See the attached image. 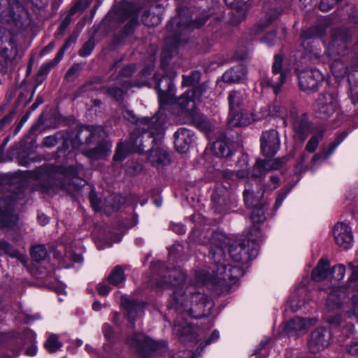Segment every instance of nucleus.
Segmentation results:
<instances>
[{
    "label": "nucleus",
    "mask_w": 358,
    "mask_h": 358,
    "mask_svg": "<svg viewBox=\"0 0 358 358\" xmlns=\"http://www.w3.org/2000/svg\"><path fill=\"white\" fill-rule=\"evenodd\" d=\"M185 273L180 268L168 271L164 282L175 287L169 302V307L178 312L174 322V331L182 342L196 338V328L187 322L186 317L201 318L210 314L213 304L205 294L185 282Z\"/></svg>",
    "instance_id": "1"
},
{
    "label": "nucleus",
    "mask_w": 358,
    "mask_h": 358,
    "mask_svg": "<svg viewBox=\"0 0 358 358\" xmlns=\"http://www.w3.org/2000/svg\"><path fill=\"white\" fill-rule=\"evenodd\" d=\"M223 236L214 234L212 240L209 257L214 264L212 268L213 273L208 271H201L196 273L197 282L202 284H214L221 289H228L235 283L238 278L243 275V270L237 266H232L227 264L226 255L224 247L226 245L222 241Z\"/></svg>",
    "instance_id": "2"
},
{
    "label": "nucleus",
    "mask_w": 358,
    "mask_h": 358,
    "mask_svg": "<svg viewBox=\"0 0 358 358\" xmlns=\"http://www.w3.org/2000/svg\"><path fill=\"white\" fill-rule=\"evenodd\" d=\"M348 266L352 270V274L349 279L350 287L357 292L353 297V310L352 311L345 310V289L341 287L334 288L329 293L326 307L329 313L334 311L340 312L342 310V311H345L348 315L358 316V265L355 266L350 262L348 264ZM326 320L329 323L337 326L341 322L340 313H336L335 315H326Z\"/></svg>",
    "instance_id": "3"
},
{
    "label": "nucleus",
    "mask_w": 358,
    "mask_h": 358,
    "mask_svg": "<svg viewBox=\"0 0 358 358\" xmlns=\"http://www.w3.org/2000/svg\"><path fill=\"white\" fill-rule=\"evenodd\" d=\"M351 35L345 29H334L331 34V41L325 51L328 57L333 60L331 71L337 79L343 78L347 73V66L341 60L340 57L345 55L347 43Z\"/></svg>",
    "instance_id": "4"
},
{
    "label": "nucleus",
    "mask_w": 358,
    "mask_h": 358,
    "mask_svg": "<svg viewBox=\"0 0 358 358\" xmlns=\"http://www.w3.org/2000/svg\"><path fill=\"white\" fill-rule=\"evenodd\" d=\"M45 173H48L50 182V187H46V190L54 189V187L64 189L68 192L79 189L84 186L85 181L83 180L79 175L83 170L82 166L77 167L69 166L67 169L55 170L51 166L43 167Z\"/></svg>",
    "instance_id": "5"
},
{
    "label": "nucleus",
    "mask_w": 358,
    "mask_h": 358,
    "mask_svg": "<svg viewBox=\"0 0 358 358\" xmlns=\"http://www.w3.org/2000/svg\"><path fill=\"white\" fill-rule=\"evenodd\" d=\"M86 136V143L92 144L98 143L94 149L86 150L83 151L85 155L92 160L103 159L108 156L112 147L111 143L107 140H103L106 135L104 129L101 127H92L86 129L84 131Z\"/></svg>",
    "instance_id": "6"
},
{
    "label": "nucleus",
    "mask_w": 358,
    "mask_h": 358,
    "mask_svg": "<svg viewBox=\"0 0 358 358\" xmlns=\"http://www.w3.org/2000/svg\"><path fill=\"white\" fill-rule=\"evenodd\" d=\"M229 119L228 125L231 127L250 124L245 120L248 113L243 112L241 107L243 103V94L240 91L233 90L228 95Z\"/></svg>",
    "instance_id": "7"
},
{
    "label": "nucleus",
    "mask_w": 358,
    "mask_h": 358,
    "mask_svg": "<svg viewBox=\"0 0 358 358\" xmlns=\"http://www.w3.org/2000/svg\"><path fill=\"white\" fill-rule=\"evenodd\" d=\"M338 107V92L336 90L320 94L314 104L315 112L321 119L329 117Z\"/></svg>",
    "instance_id": "8"
},
{
    "label": "nucleus",
    "mask_w": 358,
    "mask_h": 358,
    "mask_svg": "<svg viewBox=\"0 0 358 358\" xmlns=\"http://www.w3.org/2000/svg\"><path fill=\"white\" fill-rule=\"evenodd\" d=\"M127 343L134 350L141 354L148 351L163 353L167 349L166 342L154 341L142 334H134L128 337Z\"/></svg>",
    "instance_id": "9"
},
{
    "label": "nucleus",
    "mask_w": 358,
    "mask_h": 358,
    "mask_svg": "<svg viewBox=\"0 0 358 358\" xmlns=\"http://www.w3.org/2000/svg\"><path fill=\"white\" fill-rule=\"evenodd\" d=\"M282 62V57L276 55L272 66L271 76H264L260 80V85L263 88H271L275 94L280 92L287 76L286 72L281 69Z\"/></svg>",
    "instance_id": "10"
},
{
    "label": "nucleus",
    "mask_w": 358,
    "mask_h": 358,
    "mask_svg": "<svg viewBox=\"0 0 358 358\" xmlns=\"http://www.w3.org/2000/svg\"><path fill=\"white\" fill-rule=\"evenodd\" d=\"M208 88V84L204 83L179 97L177 103L182 110L189 117H194L196 113V101L200 100Z\"/></svg>",
    "instance_id": "11"
},
{
    "label": "nucleus",
    "mask_w": 358,
    "mask_h": 358,
    "mask_svg": "<svg viewBox=\"0 0 358 358\" xmlns=\"http://www.w3.org/2000/svg\"><path fill=\"white\" fill-rule=\"evenodd\" d=\"M256 240L248 237V240L243 243L233 245L229 249L231 257L237 262L247 263L255 258L258 253Z\"/></svg>",
    "instance_id": "12"
},
{
    "label": "nucleus",
    "mask_w": 358,
    "mask_h": 358,
    "mask_svg": "<svg viewBox=\"0 0 358 358\" xmlns=\"http://www.w3.org/2000/svg\"><path fill=\"white\" fill-rule=\"evenodd\" d=\"M206 22V19L199 20L194 22L190 20L189 10L182 8L178 11V15L172 18L168 27L171 31H183L185 29H192L199 28Z\"/></svg>",
    "instance_id": "13"
},
{
    "label": "nucleus",
    "mask_w": 358,
    "mask_h": 358,
    "mask_svg": "<svg viewBox=\"0 0 358 358\" xmlns=\"http://www.w3.org/2000/svg\"><path fill=\"white\" fill-rule=\"evenodd\" d=\"M299 85L303 91L315 90L324 79L323 74L316 69H306L298 76Z\"/></svg>",
    "instance_id": "14"
},
{
    "label": "nucleus",
    "mask_w": 358,
    "mask_h": 358,
    "mask_svg": "<svg viewBox=\"0 0 358 358\" xmlns=\"http://www.w3.org/2000/svg\"><path fill=\"white\" fill-rule=\"evenodd\" d=\"M262 153L266 157H272L278 151L280 145L279 134L276 130L263 132L261 139Z\"/></svg>",
    "instance_id": "15"
},
{
    "label": "nucleus",
    "mask_w": 358,
    "mask_h": 358,
    "mask_svg": "<svg viewBox=\"0 0 358 358\" xmlns=\"http://www.w3.org/2000/svg\"><path fill=\"white\" fill-rule=\"evenodd\" d=\"M331 332L325 329H315L308 343L309 351L315 354L329 346L331 341Z\"/></svg>",
    "instance_id": "16"
},
{
    "label": "nucleus",
    "mask_w": 358,
    "mask_h": 358,
    "mask_svg": "<svg viewBox=\"0 0 358 358\" xmlns=\"http://www.w3.org/2000/svg\"><path fill=\"white\" fill-rule=\"evenodd\" d=\"M141 136L131 134L129 140L125 144L120 143L116 148L115 154L113 157L115 161H122L129 152H141L143 150L141 143Z\"/></svg>",
    "instance_id": "17"
},
{
    "label": "nucleus",
    "mask_w": 358,
    "mask_h": 358,
    "mask_svg": "<svg viewBox=\"0 0 358 358\" xmlns=\"http://www.w3.org/2000/svg\"><path fill=\"white\" fill-rule=\"evenodd\" d=\"M333 235L336 243L343 249L352 246L353 235L351 228L343 222H338L333 229Z\"/></svg>",
    "instance_id": "18"
},
{
    "label": "nucleus",
    "mask_w": 358,
    "mask_h": 358,
    "mask_svg": "<svg viewBox=\"0 0 358 358\" xmlns=\"http://www.w3.org/2000/svg\"><path fill=\"white\" fill-rule=\"evenodd\" d=\"M234 200L232 192L227 188L217 186L212 195V201L215 210L222 212L230 208Z\"/></svg>",
    "instance_id": "19"
},
{
    "label": "nucleus",
    "mask_w": 358,
    "mask_h": 358,
    "mask_svg": "<svg viewBox=\"0 0 358 358\" xmlns=\"http://www.w3.org/2000/svg\"><path fill=\"white\" fill-rule=\"evenodd\" d=\"M292 127L295 143L301 145L307 138L311 131V125L308 122L307 115L302 114L301 116L294 118Z\"/></svg>",
    "instance_id": "20"
},
{
    "label": "nucleus",
    "mask_w": 358,
    "mask_h": 358,
    "mask_svg": "<svg viewBox=\"0 0 358 358\" xmlns=\"http://www.w3.org/2000/svg\"><path fill=\"white\" fill-rule=\"evenodd\" d=\"M14 201L11 198L0 199V224L2 227H12L17 220L15 213Z\"/></svg>",
    "instance_id": "21"
},
{
    "label": "nucleus",
    "mask_w": 358,
    "mask_h": 358,
    "mask_svg": "<svg viewBox=\"0 0 358 358\" xmlns=\"http://www.w3.org/2000/svg\"><path fill=\"white\" fill-rule=\"evenodd\" d=\"M264 196V191L256 185L255 189L253 187V184L248 182L245 185V190L243 192V199L245 205L248 208L253 206H257L259 204L262 203V199Z\"/></svg>",
    "instance_id": "22"
},
{
    "label": "nucleus",
    "mask_w": 358,
    "mask_h": 358,
    "mask_svg": "<svg viewBox=\"0 0 358 358\" xmlns=\"http://www.w3.org/2000/svg\"><path fill=\"white\" fill-rule=\"evenodd\" d=\"M164 8L157 3L150 6L148 10H145L142 21L148 27H155L159 24L162 20Z\"/></svg>",
    "instance_id": "23"
},
{
    "label": "nucleus",
    "mask_w": 358,
    "mask_h": 358,
    "mask_svg": "<svg viewBox=\"0 0 358 358\" xmlns=\"http://www.w3.org/2000/svg\"><path fill=\"white\" fill-rule=\"evenodd\" d=\"M174 144L180 152H185L193 141V133L185 128L178 129L174 134Z\"/></svg>",
    "instance_id": "24"
},
{
    "label": "nucleus",
    "mask_w": 358,
    "mask_h": 358,
    "mask_svg": "<svg viewBox=\"0 0 358 358\" xmlns=\"http://www.w3.org/2000/svg\"><path fill=\"white\" fill-rule=\"evenodd\" d=\"M138 129L150 132L149 136L153 138L155 136L161 138L163 132L162 123L158 121L157 117H152L150 119L143 118L139 122Z\"/></svg>",
    "instance_id": "25"
},
{
    "label": "nucleus",
    "mask_w": 358,
    "mask_h": 358,
    "mask_svg": "<svg viewBox=\"0 0 358 358\" xmlns=\"http://www.w3.org/2000/svg\"><path fill=\"white\" fill-rule=\"evenodd\" d=\"M121 303L126 309L127 317L133 326L136 317L141 316L144 308L143 303L126 298L122 299Z\"/></svg>",
    "instance_id": "26"
},
{
    "label": "nucleus",
    "mask_w": 358,
    "mask_h": 358,
    "mask_svg": "<svg viewBox=\"0 0 358 358\" xmlns=\"http://www.w3.org/2000/svg\"><path fill=\"white\" fill-rule=\"evenodd\" d=\"M246 78V69L243 66L238 65L225 71L222 75L224 83H240Z\"/></svg>",
    "instance_id": "27"
},
{
    "label": "nucleus",
    "mask_w": 358,
    "mask_h": 358,
    "mask_svg": "<svg viewBox=\"0 0 358 358\" xmlns=\"http://www.w3.org/2000/svg\"><path fill=\"white\" fill-rule=\"evenodd\" d=\"M225 2L229 5L232 9V15L234 22H239L245 18L248 6L243 0H225Z\"/></svg>",
    "instance_id": "28"
},
{
    "label": "nucleus",
    "mask_w": 358,
    "mask_h": 358,
    "mask_svg": "<svg viewBox=\"0 0 358 358\" xmlns=\"http://www.w3.org/2000/svg\"><path fill=\"white\" fill-rule=\"evenodd\" d=\"M317 320L315 318L296 317L289 320L287 324V327L290 330L301 332L315 324Z\"/></svg>",
    "instance_id": "29"
},
{
    "label": "nucleus",
    "mask_w": 358,
    "mask_h": 358,
    "mask_svg": "<svg viewBox=\"0 0 358 358\" xmlns=\"http://www.w3.org/2000/svg\"><path fill=\"white\" fill-rule=\"evenodd\" d=\"M148 159L154 166L166 164L169 162L166 151L159 148H152L149 152Z\"/></svg>",
    "instance_id": "30"
},
{
    "label": "nucleus",
    "mask_w": 358,
    "mask_h": 358,
    "mask_svg": "<svg viewBox=\"0 0 358 358\" xmlns=\"http://www.w3.org/2000/svg\"><path fill=\"white\" fill-rule=\"evenodd\" d=\"M329 262L324 259H321L317 266L312 271V278L315 281L324 280L328 274Z\"/></svg>",
    "instance_id": "31"
},
{
    "label": "nucleus",
    "mask_w": 358,
    "mask_h": 358,
    "mask_svg": "<svg viewBox=\"0 0 358 358\" xmlns=\"http://www.w3.org/2000/svg\"><path fill=\"white\" fill-rule=\"evenodd\" d=\"M349 95L353 103L358 101V71H355L348 76Z\"/></svg>",
    "instance_id": "32"
},
{
    "label": "nucleus",
    "mask_w": 358,
    "mask_h": 358,
    "mask_svg": "<svg viewBox=\"0 0 358 358\" xmlns=\"http://www.w3.org/2000/svg\"><path fill=\"white\" fill-rule=\"evenodd\" d=\"M213 149L214 153L220 157H228L231 153L225 137H222L215 141L213 143Z\"/></svg>",
    "instance_id": "33"
},
{
    "label": "nucleus",
    "mask_w": 358,
    "mask_h": 358,
    "mask_svg": "<svg viewBox=\"0 0 358 358\" xmlns=\"http://www.w3.org/2000/svg\"><path fill=\"white\" fill-rule=\"evenodd\" d=\"M125 280L124 271L120 266H115L110 272L108 277V280L110 284L118 286Z\"/></svg>",
    "instance_id": "34"
},
{
    "label": "nucleus",
    "mask_w": 358,
    "mask_h": 358,
    "mask_svg": "<svg viewBox=\"0 0 358 358\" xmlns=\"http://www.w3.org/2000/svg\"><path fill=\"white\" fill-rule=\"evenodd\" d=\"M236 166L239 169L236 171V176L237 178L243 179L249 176L248 171V156L243 154L237 161Z\"/></svg>",
    "instance_id": "35"
},
{
    "label": "nucleus",
    "mask_w": 358,
    "mask_h": 358,
    "mask_svg": "<svg viewBox=\"0 0 358 358\" xmlns=\"http://www.w3.org/2000/svg\"><path fill=\"white\" fill-rule=\"evenodd\" d=\"M158 95L160 106L172 103L174 100L173 83L170 80L168 90L166 91L161 90Z\"/></svg>",
    "instance_id": "36"
},
{
    "label": "nucleus",
    "mask_w": 358,
    "mask_h": 358,
    "mask_svg": "<svg viewBox=\"0 0 358 358\" xmlns=\"http://www.w3.org/2000/svg\"><path fill=\"white\" fill-rule=\"evenodd\" d=\"M268 116H271V108H269V106H266L264 108H262L257 113L252 112L248 113L245 120H248L250 121V124H251L255 121L266 118Z\"/></svg>",
    "instance_id": "37"
},
{
    "label": "nucleus",
    "mask_w": 358,
    "mask_h": 358,
    "mask_svg": "<svg viewBox=\"0 0 358 358\" xmlns=\"http://www.w3.org/2000/svg\"><path fill=\"white\" fill-rule=\"evenodd\" d=\"M325 30L323 26H317L309 28L302 34V38L304 40L311 39L313 38L320 37L324 34Z\"/></svg>",
    "instance_id": "38"
},
{
    "label": "nucleus",
    "mask_w": 358,
    "mask_h": 358,
    "mask_svg": "<svg viewBox=\"0 0 358 358\" xmlns=\"http://www.w3.org/2000/svg\"><path fill=\"white\" fill-rule=\"evenodd\" d=\"M250 219L253 223H259L265 220V211L264 208V203L259 204L257 206L252 207Z\"/></svg>",
    "instance_id": "39"
},
{
    "label": "nucleus",
    "mask_w": 358,
    "mask_h": 358,
    "mask_svg": "<svg viewBox=\"0 0 358 358\" xmlns=\"http://www.w3.org/2000/svg\"><path fill=\"white\" fill-rule=\"evenodd\" d=\"M267 171L268 169L266 166L265 162L262 159H258L253 166L251 176L255 178H261L266 175Z\"/></svg>",
    "instance_id": "40"
},
{
    "label": "nucleus",
    "mask_w": 358,
    "mask_h": 358,
    "mask_svg": "<svg viewBox=\"0 0 358 358\" xmlns=\"http://www.w3.org/2000/svg\"><path fill=\"white\" fill-rule=\"evenodd\" d=\"M62 345V344L59 341L57 336L55 334L50 336L45 343V348L50 353L55 352Z\"/></svg>",
    "instance_id": "41"
},
{
    "label": "nucleus",
    "mask_w": 358,
    "mask_h": 358,
    "mask_svg": "<svg viewBox=\"0 0 358 358\" xmlns=\"http://www.w3.org/2000/svg\"><path fill=\"white\" fill-rule=\"evenodd\" d=\"M31 258L36 262H41L47 257V250L43 245L34 246L31 251Z\"/></svg>",
    "instance_id": "42"
},
{
    "label": "nucleus",
    "mask_w": 358,
    "mask_h": 358,
    "mask_svg": "<svg viewBox=\"0 0 358 358\" xmlns=\"http://www.w3.org/2000/svg\"><path fill=\"white\" fill-rule=\"evenodd\" d=\"M201 79V73L199 71H194L189 76H182V86H194L199 83Z\"/></svg>",
    "instance_id": "43"
},
{
    "label": "nucleus",
    "mask_w": 358,
    "mask_h": 358,
    "mask_svg": "<svg viewBox=\"0 0 358 358\" xmlns=\"http://www.w3.org/2000/svg\"><path fill=\"white\" fill-rule=\"evenodd\" d=\"M340 143L341 141L333 143L329 148V150L327 152L324 157L318 154L315 155L311 159L312 167H313L317 162L326 159L334 152V150Z\"/></svg>",
    "instance_id": "44"
},
{
    "label": "nucleus",
    "mask_w": 358,
    "mask_h": 358,
    "mask_svg": "<svg viewBox=\"0 0 358 358\" xmlns=\"http://www.w3.org/2000/svg\"><path fill=\"white\" fill-rule=\"evenodd\" d=\"M59 62V60H56V57H55L52 61L43 64L38 70V76H46L50 69L56 66Z\"/></svg>",
    "instance_id": "45"
},
{
    "label": "nucleus",
    "mask_w": 358,
    "mask_h": 358,
    "mask_svg": "<svg viewBox=\"0 0 358 358\" xmlns=\"http://www.w3.org/2000/svg\"><path fill=\"white\" fill-rule=\"evenodd\" d=\"M345 273V267L343 264L335 266L332 268V276L335 280L339 281L342 280Z\"/></svg>",
    "instance_id": "46"
},
{
    "label": "nucleus",
    "mask_w": 358,
    "mask_h": 358,
    "mask_svg": "<svg viewBox=\"0 0 358 358\" xmlns=\"http://www.w3.org/2000/svg\"><path fill=\"white\" fill-rule=\"evenodd\" d=\"M291 187H285L278 192V196L275 203V207L276 208H279L282 205L284 199L286 197Z\"/></svg>",
    "instance_id": "47"
},
{
    "label": "nucleus",
    "mask_w": 358,
    "mask_h": 358,
    "mask_svg": "<svg viewBox=\"0 0 358 358\" xmlns=\"http://www.w3.org/2000/svg\"><path fill=\"white\" fill-rule=\"evenodd\" d=\"M285 161L282 159L276 158L271 161L266 162V166L268 170H277L282 167Z\"/></svg>",
    "instance_id": "48"
},
{
    "label": "nucleus",
    "mask_w": 358,
    "mask_h": 358,
    "mask_svg": "<svg viewBox=\"0 0 358 358\" xmlns=\"http://www.w3.org/2000/svg\"><path fill=\"white\" fill-rule=\"evenodd\" d=\"M319 144V139L317 136H313L306 145V150L308 152H314Z\"/></svg>",
    "instance_id": "49"
},
{
    "label": "nucleus",
    "mask_w": 358,
    "mask_h": 358,
    "mask_svg": "<svg viewBox=\"0 0 358 358\" xmlns=\"http://www.w3.org/2000/svg\"><path fill=\"white\" fill-rule=\"evenodd\" d=\"M269 108H271V116L281 117L282 118H285L286 115L285 113V109L282 108L280 106L273 104L269 106Z\"/></svg>",
    "instance_id": "50"
},
{
    "label": "nucleus",
    "mask_w": 358,
    "mask_h": 358,
    "mask_svg": "<svg viewBox=\"0 0 358 358\" xmlns=\"http://www.w3.org/2000/svg\"><path fill=\"white\" fill-rule=\"evenodd\" d=\"M94 48V43L91 41H87L80 50V55L87 57L90 55Z\"/></svg>",
    "instance_id": "51"
},
{
    "label": "nucleus",
    "mask_w": 358,
    "mask_h": 358,
    "mask_svg": "<svg viewBox=\"0 0 358 358\" xmlns=\"http://www.w3.org/2000/svg\"><path fill=\"white\" fill-rule=\"evenodd\" d=\"M71 21V17L70 15H68L66 17L64 18V20L62 21L58 30H57V34L58 35H63L64 34V31L66 29L69 25L70 22Z\"/></svg>",
    "instance_id": "52"
},
{
    "label": "nucleus",
    "mask_w": 358,
    "mask_h": 358,
    "mask_svg": "<svg viewBox=\"0 0 358 358\" xmlns=\"http://www.w3.org/2000/svg\"><path fill=\"white\" fill-rule=\"evenodd\" d=\"M346 350L351 355H358V341H352L348 344L346 345Z\"/></svg>",
    "instance_id": "53"
},
{
    "label": "nucleus",
    "mask_w": 358,
    "mask_h": 358,
    "mask_svg": "<svg viewBox=\"0 0 358 358\" xmlns=\"http://www.w3.org/2000/svg\"><path fill=\"white\" fill-rule=\"evenodd\" d=\"M125 92V90L120 87H113L109 90V93L116 99H121Z\"/></svg>",
    "instance_id": "54"
},
{
    "label": "nucleus",
    "mask_w": 358,
    "mask_h": 358,
    "mask_svg": "<svg viewBox=\"0 0 358 358\" xmlns=\"http://www.w3.org/2000/svg\"><path fill=\"white\" fill-rule=\"evenodd\" d=\"M71 41V38H69L67 41H66V42L64 44V45L62 47V48L60 49L59 52L56 55V56H55L56 60H59V62L61 61V59H62L63 55H64L65 51L70 46Z\"/></svg>",
    "instance_id": "55"
},
{
    "label": "nucleus",
    "mask_w": 358,
    "mask_h": 358,
    "mask_svg": "<svg viewBox=\"0 0 358 358\" xmlns=\"http://www.w3.org/2000/svg\"><path fill=\"white\" fill-rule=\"evenodd\" d=\"M78 71H79L78 66L76 65V66H71L66 73V78L68 80H72L73 79V76L77 75Z\"/></svg>",
    "instance_id": "56"
},
{
    "label": "nucleus",
    "mask_w": 358,
    "mask_h": 358,
    "mask_svg": "<svg viewBox=\"0 0 358 358\" xmlns=\"http://www.w3.org/2000/svg\"><path fill=\"white\" fill-rule=\"evenodd\" d=\"M57 143V139L54 136H47L43 140V145L46 147L50 148L55 146Z\"/></svg>",
    "instance_id": "57"
},
{
    "label": "nucleus",
    "mask_w": 358,
    "mask_h": 358,
    "mask_svg": "<svg viewBox=\"0 0 358 358\" xmlns=\"http://www.w3.org/2000/svg\"><path fill=\"white\" fill-rule=\"evenodd\" d=\"M97 290L100 295L106 296L110 292V289L107 285L100 283L97 286Z\"/></svg>",
    "instance_id": "58"
},
{
    "label": "nucleus",
    "mask_w": 358,
    "mask_h": 358,
    "mask_svg": "<svg viewBox=\"0 0 358 358\" xmlns=\"http://www.w3.org/2000/svg\"><path fill=\"white\" fill-rule=\"evenodd\" d=\"M275 40V32L268 34L264 38V41L268 45L271 46L274 44Z\"/></svg>",
    "instance_id": "59"
},
{
    "label": "nucleus",
    "mask_w": 358,
    "mask_h": 358,
    "mask_svg": "<svg viewBox=\"0 0 358 358\" xmlns=\"http://www.w3.org/2000/svg\"><path fill=\"white\" fill-rule=\"evenodd\" d=\"M103 333L104 336L107 339H110L113 336V329L112 327L108 324H104L102 327Z\"/></svg>",
    "instance_id": "60"
},
{
    "label": "nucleus",
    "mask_w": 358,
    "mask_h": 358,
    "mask_svg": "<svg viewBox=\"0 0 358 358\" xmlns=\"http://www.w3.org/2000/svg\"><path fill=\"white\" fill-rule=\"evenodd\" d=\"M123 116L125 119L128 120L130 122H136V115L130 110H125L123 113Z\"/></svg>",
    "instance_id": "61"
},
{
    "label": "nucleus",
    "mask_w": 358,
    "mask_h": 358,
    "mask_svg": "<svg viewBox=\"0 0 358 358\" xmlns=\"http://www.w3.org/2000/svg\"><path fill=\"white\" fill-rule=\"evenodd\" d=\"M220 337L219 332L217 330H214L210 334V337L206 341V345L210 344L218 340Z\"/></svg>",
    "instance_id": "62"
},
{
    "label": "nucleus",
    "mask_w": 358,
    "mask_h": 358,
    "mask_svg": "<svg viewBox=\"0 0 358 358\" xmlns=\"http://www.w3.org/2000/svg\"><path fill=\"white\" fill-rule=\"evenodd\" d=\"M135 67L134 65H129L122 70V75L124 76H130L134 71Z\"/></svg>",
    "instance_id": "63"
},
{
    "label": "nucleus",
    "mask_w": 358,
    "mask_h": 358,
    "mask_svg": "<svg viewBox=\"0 0 358 358\" xmlns=\"http://www.w3.org/2000/svg\"><path fill=\"white\" fill-rule=\"evenodd\" d=\"M192 355L189 351H181L173 356V358H191Z\"/></svg>",
    "instance_id": "64"
}]
</instances>
